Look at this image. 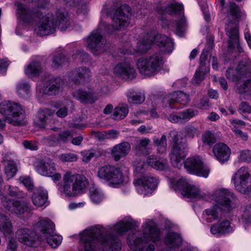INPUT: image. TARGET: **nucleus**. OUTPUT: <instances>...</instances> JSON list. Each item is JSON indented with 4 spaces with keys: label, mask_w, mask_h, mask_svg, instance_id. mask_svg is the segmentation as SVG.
<instances>
[{
    "label": "nucleus",
    "mask_w": 251,
    "mask_h": 251,
    "mask_svg": "<svg viewBox=\"0 0 251 251\" xmlns=\"http://www.w3.org/2000/svg\"><path fill=\"white\" fill-rule=\"evenodd\" d=\"M133 226L132 220L124 219L116 225L106 227L100 225L90 227L84 230L80 235L84 251H95L97 241L104 251H120L121 243L113 234L121 235Z\"/></svg>",
    "instance_id": "1"
},
{
    "label": "nucleus",
    "mask_w": 251,
    "mask_h": 251,
    "mask_svg": "<svg viewBox=\"0 0 251 251\" xmlns=\"http://www.w3.org/2000/svg\"><path fill=\"white\" fill-rule=\"evenodd\" d=\"M16 5L18 17L24 22L30 23L36 17L41 18L35 28L37 35L46 36L53 33L55 31L57 23L61 31L71 30L73 28L68 13L64 8L57 9L56 14V21L55 22L53 15L51 13L48 12L43 15V12L40 10L30 11L23 4L17 3Z\"/></svg>",
    "instance_id": "2"
},
{
    "label": "nucleus",
    "mask_w": 251,
    "mask_h": 251,
    "mask_svg": "<svg viewBox=\"0 0 251 251\" xmlns=\"http://www.w3.org/2000/svg\"><path fill=\"white\" fill-rule=\"evenodd\" d=\"M170 135L174 142L170 153L172 164L176 168H180L184 162V167L189 173L207 177L209 173V169L203 164L200 157L198 156H192L188 158L184 162L187 151L186 143L178 142L177 131H171Z\"/></svg>",
    "instance_id": "3"
},
{
    "label": "nucleus",
    "mask_w": 251,
    "mask_h": 251,
    "mask_svg": "<svg viewBox=\"0 0 251 251\" xmlns=\"http://www.w3.org/2000/svg\"><path fill=\"white\" fill-rule=\"evenodd\" d=\"M236 75L233 69H228L226 72V77L236 81L235 89L240 94L248 93L251 90V61L246 54H243L242 59L239 62L236 69Z\"/></svg>",
    "instance_id": "4"
},
{
    "label": "nucleus",
    "mask_w": 251,
    "mask_h": 251,
    "mask_svg": "<svg viewBox=\"0 0 251 251\" xmlns=\"http://www.w3.org/2000/svg\"><path fill=\"white\" fill-rule=\"evenodd\" d=\"M143 227V239L135 237L134 234L127 237V244L132 251H143L149 241L155 242L160 238V231L152 221H147Z\"/></svg>",
    "instance_id": "5"
},
{
    "label": "nucleus",
    "mask_w": 251,
    "mask_h": 251,
    "mask_svg": "<svg viewBox=\"0 0 251 251\" xmlns=\"http://www.w3.org/2000/svg\"><path fill=\"white\" fill-rule=\"evenodd\" d=\"M63 185L58 189L62 196L75 197L85 189L88 185L86 177L79 174L67 172L63 177Z\"/></svg>",
    "instance_id": "6"
},
{
    "label": "nucleus",
    "mask_w": 251,
    "mask_h": 251,
    "mask_svg": "<svg viewBox=\"0 0 251 251\" xmlns=\"http://www.w3.org/2000/svg\"><path fill=\"white\" fill-rule=\"evenodd\" d=\"M153 42L164 52L171 53L174 50V43L170 38L160 34L150 33L138 43L137 51L141 53L147 51L151 48Z\"/></svg>",
    "instance_id": "7"
},
{
    "label": "nucleus",
    "mask_w": 251,
    "mask_h": 251,
    "mask_svg": "<svg viewBox=\"0 0 251 251\" xmlns=\"http://www.w3.org/2000/svg\"><path fill=\"white\" fill-rule=\"evenodd\" d=\"M164 59L160 53L140 58L136 63L139 72L147 76L156 75L162 69Z\"/></svg>",
    "instance_id": "8"
},
{
    "label": "nucleus",
    "mask_w": 251,
    "mask_h": 251,
    "mask_svg": "<svg viewBox=\"0 0 251 251\" xmlns=\"http://www.w3.org/2000/svg\"><path fill=\"white\" fill-rule=\"evenodd\" d=\"M0 113L7 116L8 123L16 126L25 124V112L19 103L4 101L0 103Z\"/></svg>",
    "instance_id": "9"
},
{
    "label": "nucleus",
    "mask_w": 251,
    "mask_h": 251,
    "mask_svg": "<svg viewBox=\"0 0 251 251\" xmlns=\"http://www.w3.org/2000/svg\"><path fill=\"white\" fill-rule=\"evenodd\" d=\"M98 177L101 180L108 181L111 186L125 184L128 177L124 175L121 169L113 165H105L100 167L97 172Z\"/></svg>",
    "instance_id": "10"
},
{
    "label": "nucleus",
    "mask_w": 251,
    "mask_h": 251,
    "mask_svg": "<svg viewBox=\"0 0 251 251\" xmlns=\"http://www.w3.org/2000/svg\"><path fill=\"white\" fill-rule=\"evenodd\" d=\"M231 181L238 192L243 194L251 192V176L248 168H239L232 176Z\"/></svg>",
    "instance_id": "11"
},
{
    "label": "nucleus",
    "mask_w": 251,
    "mask_h": 251,
    "mask_svg": "<svg viewBox=\"0 0 251 251\" xmlns=\"http://www.w3.org/2000/svg\"><path fill=\"white\" fill-rule=\"evenodd\" d=\"M130 16L129 7L126 5H122L114 13L112 25H104L106 31L108 33H112L113 30L127 26L129 24Z\"/></svg>",
    "instance_id": "12"
},
{
    "label": "nucleus",
    "mask_w": 251,
    "mask_h": 251,
    "mask_svg": "<svg viewBox=\"0 0 251 251\" xmlns=\"http://www.w3.org/2000/svg\"><path fill=\"white\" fill-rule=\"evenodd\" d=\"M34 167L37 172L40 175L51 177L53 181H59L61 175L56 172V165L49 158H45L34 163Z\"/></svg>",
    "instance_id": "13"
},
{
    "label": "nucleus",
    "mask_w": 251,
    "mask_h": 251,
    "mask_svg": "<svg viewBox=\"0 0 251 251\" xmlns=\"http://www.w3.org/2000/svg\"><path fill=\"white\" fill-rule=\"evenodd\" d=\"M64 82L60 77H53L37 86L38 92L43 95L53 96L63 91Z\"/></svg>",
    "instance_id": "14"
},
{
    "label": "nucleus",
    "mask_w": 251,
    "mask_h": 251,
    "mask_svg": "<svg viewBox=\"0 0 251 251\" xmlns=\"http://www.w3.org/2000/svg\"><path fill=\"white\" fill-rule=\"evenodd\" d=\"M158 182V179L156 177L147 174L142 175L133 181L138 193L143 195L151 193L156 189Z\"/></svg>",
    "instance_id": "15"
},
{
    "label": "nucleus",
    "mask_w": 251,
    "mask_h": 251,
    "mask_svg": "<svg viewBox=\"0 0 251 251\" xmlns=\"http://www.w3.org/2000/svg\"><path fill=\"white\" fill-rule=\"evenodd\" d=\"M101 26V25L99 28ZM87 43L91 51L94 54L98 55L105 50L106 41L102 36L100 29L91 32L87 39Z\"/></svg>",
    "instance_id": "16"
},
{
    "label": "nucleus",
    "mask_w": 251,
    "mask_h": 251,
    "mask_svg": "<svg viewBox=\"0 0 251 251\" xmlns=\"http://www.w3.org/2000/svg\"><path fill=\"white\" fill-rule=\"evenodd\" d=\"M226 31L228 37V48H236L238 52L242 57L243 54L246 53L244 52L239 43V30L236 24L233 22L229 23L226 25Z\"/></svg>",
    "instance_id": "17"
},
{
    "label": "nucleus",
    "mask_w": 251,
    "mask_h": 251,
    "mask_svg": "<svg viewBox=\"0 0 251 251\" xmlns=\"http://www.w3.org/2000/svg\"><path fill=\"white\" fill-rule=\"evenodd\" d=\"M214 198L217 205L223 211H229L232 206L231 200L233 198V194L227 189H220L214 193Z\"/></svg>",
    "instance_id": "18"
},
{
    "label": "nucleus",
    "mask_w": 251,
    "mask_h": 251,
    "mask_svg": "<svg viewBox=\"0 0 251 251\" xmlns=\"http://www.w3.org/2000/svg\"><path fill=\"white\" fill-rule=\"evenodd\" d=\"M36 232H39L41 234L40 236L38 237L39 241L43 240L44 236L53 233L55 231V225L49 218L41 217L34 226Z\"/></svg>",
    "instance_id": "19"
},
{
    "label": "nucleus",
    "mask_w": 251,
    "mask_h": 251,
    "mask_svg": "<svg viewBox=\"0 0 251 251\" xmlns=\"http://www.w3.org/2000/svg\"><path fill=\"white\" fill-rule=\"evenodd\" d=\"M74 136L73 131L67 130L62 131L58 135L52 134L44 138V142L50 146H55L60 144H67L70 142Z\"/></svg>",
    "instance_id": "20"
},
{
    "label": "nucleus",
    "mask_w": 251,
    "mask_h": 251,
    "mask_svg": "<svg viewBox=\"0 0 251 251\" xmlns=\"http://www.w3.org/2000/svg\"><path fill=\"white\" fill-rule=\"evenodd\" d=\"M114 73L126 80L134 78L136 74L134 67L127 62L117 64L114 68Z\"/></svg>",
    "instance_id": "21"
},
{
    "label": "nucleus",
    "mask_w": 251,
    "mask_h": 251,
    "mask_svg": "<svg viewBox=\"0 0 251 251\" xmlns=\"http://www.w3.org/2000/svg\"><path fill=\"white\" fill-rule=\"evenodd\" d=\"M190 98L188 94L182 91L174 92L165 96L162 100L163 105L165 107L171 106L172 104L178 102L186 105L190 101Z\"/></svg>",
    "instance_id": "22"
},
{
    "label": "nucleus",
    "mask_w": 251,
    "mask_h": 251,
    "mask_svg": "<svg viewBox=\"0 0 251 251\" xmlns=\"http://www.w3.org/2000/svg\"><path fill=\"white\" fill-rule=\"evenodd\" d=\"M15 237L20 242L31 247L38 238L35 232L27 228L18 229L15 233Z\"/></svg>",
    "instance_id": "23"
},
{
    "label": "nucleus",
    "mask_w": 251,
    "mask_h": 251,
    "mask_svg": "<svg viewBox=\"0 0 251 251\" xmlns=\"http://www.w3.org/2000/svg\"><path fill=\"white\" fill-rule=\"evenodd\" d=\"M212 152L216 158L221 163L227 161L231 153L229 148L223 143H218L213 147Z\"/></svg>",
    "instance_id": "24"
},
{
    "label": "nucleus",
    "mask_w": 251,
    "mask_h": 251,
    "mask_svg": "<svg viewBox=\"0 0 251 251\" xmlns=\"http://www.w3.org/2000/svg\"><path fill=\"white\" fill-rule=\"evenodd\" d=\"M131 150L130 144L124 142L115 145L111 150V155L115 161H119L123 157L126 156Z\"/></svg>",
    "instance_id": "25"
},
{
    "label": "nucleus",
    "mask_w": 251,
    "mask_h": 251,
    "mask_svg": "<svg viewBox=\"0 0 251 251\" xmlns=\"http://www.w3.org/2000/svg\"><path fill=\"white\" fill-rule=\"evenodd\" d=\"M73 97L81 103L92 104L98 99V97L91 90L78 89L73 93Z\"/></svg>",
    "instance_id": "26"
},
{
    "label": "nucleus",
    "mask_w": 251,
    "mask_h": 251,
    "mask_svg": "<svg viewBox=\"0 0 251 251\" xmlns=\"http://www.w3.org/2000/svg\"><path fill=\"white\" fill-rule=\"evenodd\" d=\"M48 199V192L43 187L35 189L31 196L33 204L38 207L44 206L47 202Z\"/></svg>",
    "instance_id": "27"
},
{
    "label": "nucleus",
    "mask_w": 251,
    "mask_h": 251,
    "mask_svg": "<svg viewBox=\"0 0 251 251\" xmlns=\"http://www.w3.org/2000/svg\"><path fill=\"white\" fill-rule=\"evenodd\" d=\"M53 114L51 110L45 108L40 110L34 121L35 126L41 128H45L49 123L50 117Z\"/></svg>",
    "instance_id": "28"
},
{
    "label": "nucleus",
    "mask_w": 251,
    "mask_h": 251,
    "mask_svg": "<svg viewBox=\"0 0 251 251\" xmlns=\"http://www.w3.org/2000/svg\"><path fill=\"white\" fill-rule=\"evenodd\" d=\"M146 162L149 166L159 171L167 169L169 166L166 159L160 158L154 155H150Z\"/></svg>",
    "instance_id": "29"
},
{
    "label": "nucleus",
    "mask_w": 251,
    "mask_h": 251,
    "mask_svg": "<svg viewBox=\"0 0 251 251\" xmlns=\"http://www.w3.org/2000/svg\"><path fill=\"white\" fill-rule=\"evenodd\" d=\"M183 195L190 199L204 200L208 196V194L201 190L199 186L191 183Z\"/></svg>",
    "instance_id": "30"
},
{
    "label": "nucleus",
    "mask_w": 251,
    "mask_h": 251,
    "mask_svg": "<svg viewBox=\"0 0 251 251\" xmlns=\"http://www.w3.org/2000/svg\"><path fill=\"white\" fill-rule=\"evenodd\" d=\"M91 75L89 69L86 67L78 68L75 70V75L72 78V80L75 84H82L87 82Z\"/></svg>",
    "instance_id": "31"
},
{
    "label": "nucleus",
    "mask_w": 251,
    "mask_h": 251,
    "mask_svg": "<svg viewBox=\"0 0 251 251\" xmlns=\"http://www.w3.org/2000/svg\"><path fill=\"white\" fill-rule=\"evenodd\" d=\"M233 227L229 221H223L220 224H214L210 228V232L214 235H221L231 232Z\"/></svg>",
    "instance_id": "32"
},
{
    "label": "nucleus",
    "mask_w": 251,
    "mask_h": 251,
    "mask_svg": "<svg viewBox=\"0 0 251 251\" xmlns=\"http://www.w3.org/2000/svg\"><path fill=\"white\" fill-rule=\"evenodd\" d=\"M182 10V4L175 2H173L166 6L156 8V11L160 14L177 15L179 14L180 15L181 11Z\"/></svg>",
    "instance_id": "33"
},
{
    "label": "nucleus",
    "mask_w": 251,
    "mask_h": 251,
    "mask_svg": "<svg viewBox=\"0 0 251 251\" xmlns=\"http://www.w3.org/2000/svg\"><path fill=\"white\" fill-rule=\"evenodd\" d=\"M4 172L6 177L9 179L15 176L17 172V166L16 162L12 160L8 159V154H6L3 158Z\"/></svg>",
    "instance_id": "34"
},
{
    "label": "nucleus",
    "mask_w": 251,
    "mask_h": 251,
    "mask_svg": "<svg viewBox=\"0 0 251 251\" xmlns=\"http://www.w3.org/2000/svg\"><path fill=\"white\" fill-rule=\"evenodd\" d=\"M182 241L180 235L173 232H169L165 239L166 246L171 249L180 247L182 244Z\"/></svg>",
    "instance_id": "35"
},
{
    "label": "nucleus",
    "mask_w": 251,
    "mask_h": 251,
    "mask_svg": "<svg viewBox=\"0 0 251 251\" xmlns=\"http://www.w3.org/2000/svg\"><path fill=\"white\" fill-rule=\"evenodd\" d=\"M190 184V182L184 178H181L177 180L175 179H172L170 181V187L175 191L179 190L182 195L187 192Z\"/></svg>",
    "instance_id": "36"
},
{
    "label": "nucleus",
    "mask_w": 251,
    "mask_h": 251,
    "mask_svg": "<svg viewBox=\"0 0 251 251\" xmlns=\"http://www.w3.org/2000/svg\"><path fill=\"white\" fill-rule=\"evenodd\" d=\"M43 68L39 61H32L25 68V74L29 76L39 75L42 72Z\"/></svg>",
    "instance_id": "37"
},
{
    "label": "nucleus",
    "mask_w": 251,
    "mask_h": 251,
    "mask_svg": "<svg viewBox=\"0 0 251 251\" xmlns=\"http://www.w3.org/2000/svg\"><path fill=\"white\" fill-rule=\"evenodd\" d=\"M150 143L151 141L149 138H143L137 141L134 149L137 153L148 154L150 153Z\"/></svg>",
    "instance_id": "38"
},
{
    "label": "nucleus",
    "mask_w": 251,
    "mask_h": 251,
    "mask_svg": "<svg viewBox=\"0 0 251 251\" xmlns=\"http://www.w3.org/2000/svg\"><path fill=\"white\" fill-rule=\"evenodd\" d=\"M15 89L17 94L23 99L27 98L30 94L31 86L25 81L22 80L17 83Z\"/></svg>",
    "instance_id": "39"
},
{
    "label": "nucleus",
    "mask_w": 251,
    "mask_h": 251,
    "mask_svg": "<svg viewBox=\"0 0 251 251\" xmlns=\"http://www.w3.org/2000/svg\"><path fill=\"white\" fill-rule=\"evenodd\" d=\"M0 231L5 236L10 235L13 232V226L9 219L0 214Z\"/></svg>",
    "instance_id": "40"
},
{
    "label": "nucleus",
    "mask_w": 251,
    "mask_h": 251,
    "mask_svg": "<svg viewBox=\"0 0 251 251\" xmlns=\"http://www.w3.org/2000/svg\"><path fill=\"white\" fill-rule=\"evenodd\" d=\"M209 71V67H206L204 65L200 66L194 75L193 78V82L197 84L201 83L204 79L205 75Z\"/></svg>",
    "instance_id": "41"
},
{
    "label": "nucleus",
    "mask_w": 251,
    "mask_h": 251,
    "mask_svg": "<svg viewBox=\"0 0 251 251\" xmlns=\"http://www.w3.org/2000/svg\"><path fill=\"white\" fill-rule=\"evenodd\" d=\"M46 240L48 244L52 248H56L61 244L62 238L61 236L55 234V231L53 233L49 234L47 236H44L43 240H40L43 241Z\"/></svg>",
    "instance_id": "42"
},
{
    "label": "nucleus",
    "mask_w": 251,
    "mask_h": 251,
    "mask_svg": "<svg viewBox=\"0 0 251 251\" xmlns=\"http://www.w3.org/2000/svg\"><path fill=\"white\" fill-rule=\"evenodd\" d=\"M175 24L176 34L179 36H182L187 27L186 19L183 14L179 19L176 21Z\"/></svg>",
    "instance_id": "43"
},
{
    "label": "nucleus",
    "mask_w": 251,
    "mask_h": 251,
    "mask_svg": "<svg viewBox=\"0 0 251 251\" xmlns=\"http://www.w3.org/2000/svg\"><path fill=\"white\" fill-rule=\"evenodd\" d=\"M127 97L128 101L130 103L140 104L145 100V96L141 92L128 91L127 93Z\"/></svg>",
    "instance_id": "44"
},
{
    "label": "nucleus",
    "mask_w": 251,
    "mask_h": 251,
    "mask_svg": "<svg viewBox=\"0 0 251 251\" xmlns=\"http://www.w3.org/2000/svg\"><path fill=\"white\" fill-rule=\"evenodd\" d=\"M4 188L5 189H7L8 195L12 197L25 199L27 197V194L20 191L18 187L8 185L5 186Z\"/></svg>",
    "instance_id": "45"
},
{
    "label": "nucleus",
    "mask_w": 251,
    "mask_h": 251,
    "mask_svg": "<svg viewBox=\"0 0 251 251\" xmlns=\"http://www.w3.org/2000/svg\"><path fill=\"white\" fill-rule=\"evenodd\" d=\"M128 113L127 105H124L122 106L116 107L112 114L113 118L116 120H120L125 118Z\"/></svg>",
    "instance_id": "46"
},
{
    "label": "nucleus",
    "mask_w": 251,
    "mask_h": 251,
    "mask_svg": "<svg viewBox=\"0 0 251 251\" xmlns=\"http://www.w3.org/2000/svg\"><path fill=\"white\" fill-rule=\"evenodd\" d=\"M153 144L157 147V151L160 153L165 152L167 149V138L165 135H162L160 139L154 137Z\"/></svg>",
    "instance_id": "47"
},
{
    "label": "nucleus",
    "mask_w": 251,
    "mask_h": 251,
    "mask_svg": "<svg viewBox=\"0 0 251 251\" xmlns=\"http://www.w3.org/2000/svg\"><path fill=\"white\" fill-rule=\"evenodd\" d=\"M219 214L216 207H211L206 209L203 214V218L207 223H211L213 221L217 220Z\"/></svg>",
    "instance_id": "48"
},
{
    "label": "nucleus",
    "mask_w": 251,
    "mask_h": 251,
    "mask_svg": "<svg viewBox=\"0 0 251 251\" xmlns=\"http://www.w3.org/2000/svg\"><path fill=\"white\" fill-rule=\"evenodd\" d=\"M29 209L28 203L25 202H21L19 201H15L12 212L16 214L21 215L27 211Z\"/></svg>",
    "instance_id": "49"
},
{
    "label": "nucleus",
    "mask_w": 251,
    "mask_h": 251,
    "mask_svg": "<svg viewBox=\"0 0 251 251\" xmlns=\"http://www.w3.org/2000/svg\"><path fill=\"white\" fill-rule=\"evenodd\" d=\"M90 196L92 201L96 203H100L103 199V194L102 192L95 186L90 188Z\"/></svg>",
    "instance_id": "50"
},
{
    "label": "nucleus",
    "mask_w": 251,
    "mask_h": 251,
    "mask_svg": "<svg viewBox=\"0 0 251 251\" xmlns=\"http://www.w3.org/2000/svg\"><path fill=\"white\" fill-rule=\"evenodd\" d=\"M0 199L4 208L12 212L15 201L0 193Z\"/></svg>",
    "instance_id": "51"
},
{
    "label": "nucleus",
    "mask_w": 251,
    "mask_h": 251,
    "mask_svg": "<svg viewBox=\"0 0 251 251\" xmlns=\"http://www.w3.org/2000/svg\"><path fill=\"white\" fill-rule=\"evenodd\" d=\"M198 114V111L193 109H188L180 112L182 123L188 121L192 118Z\"/></svg>",
    "instance_id": "52"
},
{
    "label": "nucleus",
    "mask_w": 251,
    "mask_h": 251,
    "mask_svg": "<svg viewBox=\"0 0 251 251\" xmlns=\"http://www.w3.org/2000/svg\"><path fill=\"white\" fill-rule=\"evenodd\" d=\"M201 140L204 144L211 146L216 141V138L213 133L207 131L202 135Z\"/></svg>",
    "instance_id": "53"
},
{
    "label": "nucleus",
    "mask_w": 251,
    "mask_h": 251,
    "mask_svg": "<svg viewBox=\"0 0 251 251\" xmlns=\"http://www.w3.org/2000/svg\"><path fill=\"white\" fill-rule=\"evenodd\" d=\"M68 58L63 54L55 56L52 60V63L55 67H58L66 64L68 62Z\"/></svg>",
    "instance_id": "54"
},
{
    "label": "nucleus",
    "mask_w": 251,
    "mask_h": 251,
    "mask_svg": "<svg viewBox=\"0 0 251 251\" xmlns=\"http://www.w3.org/2000/svg\"><path fill=\"white\" fill-rule=\"evenodd\" d=\"M59 159L62 162H74L77 159L76 154L73 153H65L59 155Z\"/></svg>",
    "instance_id": "55"
},
{
    "label": "nucleus",
    "mask_w": 251,
    "mask_h": 251,
    "mask_svg": "<svg viewBox=\"0 0 251 251\" xmlns=\"http://www.w3.org/2000/svg\"><path fill=\"white\" fill-rule=\"evenodd\" d=\"M19 181L22 183L28 191H32L34 188V185L32 180L28 176H23L19 178Z\"/></svg>",
    "instance_id": "56"
},
{
    "label": "nucleus",
    "mask_w": 251,
    "mask_h": 251,
    "mask_svg": "<svg viewBox=\"0 0 251 251\" xmlns=\"http://www.w3.org/2000/svg\"><path fill=\"white\" fill-rule=\"evenodd\" d=\"M239 159L240 161L246 162H251V151L249 150L242 151H240Z\"/></svg>",
    "instance_id": "57"
},
{
    "label": "nucleus",
    "mask_w": 251,
    "mask_h": 251,
    "mask_svg": "<svg viewBox=\"0 0 251 251\" xmlns=\"http://www.w3.org/2000/svg\"><path fill=\"white\" fill-rule=\"evenodd\" d=\"M95 151L93 150L81 151L80 153L82 161L84 163H88L95 156Z\"/></svg>",
    "instance_id": "58"
},
{
    "label": "nucleus",
    "mask_w": 251,
    "mask_h": 251,
    "mask_svg": "<svg viewBox=\"0 0 251 251\" xmlns=\"http://www.w3.org/2000/svg\"><path fill=\"white\" fill-rule=\"evenodd\" d=\"M185 131L188 137L193 138L200 134V131L197 127L188 126L185 128Z\"/></svg>",
    "instance_id": "59"
},
{
    "label": "nucleus",
    "mask_w": 251,
    "mask_h": 251,
    "mask_svg": "<svg viewBox=\"0 0 251 251\" xmlns=\"http://www.w3.org/2000/svg\"><path fill=\"white\" fill-rule=\"evenodd\" d=\"M229 10L230 15L233 17V18L237 19L240 17V10L237 6L234 3H229Z\"/></svg>",
    "instance_id": "60"
},
{
    "label": "nucleus",
    "mask_w": 251,
    "mask_h": 251,
    "mask_svg": "<svg viewBox=\"0 0 251 251\" xmlns=\"http://www.w3.org/2000/svg\"><path fill=\"white\" fill-rule=\"evenodd\" d=\"M250 209H251V205L246 208V211L243 213L241 218V222L246 225L251 224V216L248 213Z\"/></svg>",
    "instance_id": "61"
},
{
    "label": "nucleus",
    "mask_w": 251,
    "mask_h": 251,
    "mask_svg": "<svg viewBox=\"0 0 251 251\" xmlns=\"http://www.w3.org/2000/svg\"><path fill=\"white\" fill-rule=\"evenodd\" d=\"M146 164L144 162H139L135 164V174L137 177H140L145 171Z\"/></svg>",
    "instance_id": "62"
},
{
    "label": "nucleus",
    "mask_w": 251,
    "mask_h": 251,
    "mask_svg": "<svg viewBox=\"0 0 251 251\" xmlns=\"http://www.w3.org/2000/svg\"><path fill=\"white\" fill-rule=\"evenodd\" d=\"M119 135V132L115 130H108L102 134V136L104 138L110 139H116L118 138Z\"/></svg>",
    "instance_id": "63"
},
{
    "label": "nucleus",
    "mask_w": 251,
    "mask_h": 251,
    "mask_svg": "<svg viewBox=\"0 0 251 251\" xmlns=\"http://www.w3.org/2000/svg\"><path fill=\"white\" fill-rule=\"evenodd\" d=\"M18 245L16 240L11 237L9 239L6 251H16Z\"/></svg>",
    "instance_id": "64"
}]
</instances>
